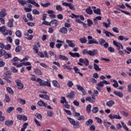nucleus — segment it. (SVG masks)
Masks as SVG:
<instances>
[{
    "instance_id": "53",
    "label": "nucleus",
    "mask_w": 131,
    "mask_h": 131,
    "mask_svg": "<svg viewBox=\"0 0 131 131\" xmlns=\"http://www.w3.org/2000/svg\"><path fill=\"white\" fill-rule=\"evenodd\" d=\"M5 100L7 103H9V102H10L11 101V99H10V97H9V95H5Z\"/></svg>"
},
{
    "instance_id": "29",
    "label": "nucleus",
    "mask_w": 131,
    "mask_h": 131,
    "mask_svg": "<svg viewBox=\"0 0 131 131\" xmlns=\"http://www.w3.org/2000/svg\"><path fill=\"white\" fill-rule=\"evenodd\" d=\"M59 58L60 59V60H63V61H68V57L64 56V55H58Z\"/></svg>"
},
{
    "instance_id": "63",
    "label": "nucleus",
    "mask_w": 131,
    "mask_h": 131,
    "mask_svg": "<svg viewBox=\"0 0 131 131\" xmlns=\"http://www.w3.org/2000/svg\"><path fill=\"white\" fill-rule=\"evenodd\" d=\"M27 16V18H28L29 20H30V21H32V20H33V19H32V15H31V14L28 13Z\"/></svg>"
},
{
    "instance_id": "15",
    "label": "nucleus",
    "mask_w": 131,
    "mask_h": 131,
    "mask_svg": "<svg viewBox=\"0 0 131 131\" xmlns=\"http://www.w3.org/2000/svg\"><path fill=\"white\" fill-rule=\"evenodd\" d=\"M76 87H77V90H78V91H80L81 92H82V93H83V95H84V96H85V95H86V92H85V91L84 90L83 88H82V86H80L78 84H77Z\"/></svg>"
},
{
    "instance_id": "7",
    "label": "nucleus",
    "mask_w": 131,
    "mask_h": 131,
    "mask_svg": "<svg viewBox=\"0 0 131 131\" xmlns=\"http://www.w3.org/2000/svg\"><path fill=\"white\" fill-rule=\"evenodd\" d=\"M62 6H65V7H69V9L72 10H74V6L71 5V4H69L67 2H62Z\"/></svg>"
},
{
    "instance_id": "52",
    "label": "nucleus",
    "mask_w": 131,
    "mask_h": 131,
    "mask_svg": "<svg viewBox=\"0 0 131 131\" xmlns=\"http://www.w3.org/2000/svg\"><path fill=\"white\" fill-rule=\"evenodd\" d=\"M49 55L52 57V56H53V57H54L55 58H57V55L56 54H55V53H54V52L52 51H50L49 52Z\"/></svg>"
},
{
    "instance_id": "57",
    "label": "nucleus",
    "mask_w": 131,
    "mask_h": 131,
    "mask_svg": "<svg viewBox=\"0 0 131 131\" xmlns=\"http://www.w3.org/2000/svg\"><path fill=\"white\" fill-rule=\"evenodd\" d=\"M67 85H68V86H69V88H72V86H73V82H72L71 81L69 80V81H68Z\"/></svg>"
},
{
    "instance_id": "26",
    "label": "nucleus",
    "mask_w": 131,
    "mask_h": 131,
    "mask_svg": "<svg viewBox=\"0 0 131 131\" xmlns=\"http://www.w3.org/2000/svg\"><path fill=\"white\" fill-rule=\"evenodd\" d=\"M93 66H94V69H95V70H96V71H101V69L100 68V67H99V66L98 64L94 63Z\"/></svg>"
},
{
    "instance_id": "62",
    "label": "nucleus",
    "mask_w": 131,
    "mask_h": 131,
    "mask_svg": "<svg viewBox=\"0 0 131 131\" xmlns=\"http://www.w3.org/2000/svg\"><path fill=\"white\" fill-rule=\"evenodd\" d=\"M84 64H85V66H89V65H90V61H89V59L85 58Z\"/></svg>"
},
{
    "instance_id": "42",
    "label": "nucleus",
    "mask_w": 131,
    "mask_h": 131,
    "mask_svg": "<svg viewBox=\"0 0 131 131\" xmlns=\"http://www.w3.org/2000/svg\"><path fill=\"white\" fill-rule=\"evenodd\" d=\"M56 10L57 11H59V12H62V11L63 10V8L61 7V5H56Z\"/></svg>"
},
{
    "instance_id": "34",
    "label": "nucleus",
    "mask_w": 131,
    "mask_h": 131,
    "mask_svg": "<svg viewBox=\"0 0 131 131\" xmlns=\"http://www.w3.org/2000/svg\"><path fill=\"white\" fill-rule=\"evenodd\" d=\"M27 126H28V123H24L23 127L21 128L20 131H25V129L27 128Z\"/></svg>"
},
{
    "instance_id": "20",
    "label": "nucleus",
    "mask_w": 131,
    "mask_h": 131,
    "mask_svg": "<svg viewBox=\"0 0 131 131\" xmlns=\"http://www.w3.org/2000/svg\"><path fill=\"white\" fill-rule=\"evenodd\" d=\"M73 70L75 71V73H76V74H79L80 76H82V74L80 72H79V69H78V68H77V67L75 66L73 68Z\"/></svg>"
},
{
    "instance_id": "2",
    "label": "nucleus",
    "mask_w": 131,
    "mask_h": 131,
    "mask_svg": "<svg viewBox=\"0 0 131 131\" xmlns=\"http://www.w3.org/2000/svg\"><path fill=\"white\" fill-rule=\"evenodd\" d=\"M68 119L71 124L73 125L74 128H78L79 127V122L76 121L75 120L69 117L68 118Z\"/></svg>"
},
{
    "instance_id": "23",
    "label": "nucleus",
    "mask_w": 131,
    "mask_h": 131,
    "mask_svg": "<svg viewBox=\"0 0 131 131\" xmlns=\"http://www.w3.org/2000/svg\"><path fill=\"white\" fill-rule=\"evenodd\" d=\"M52 84L55 88H60V83H59L58 81L57 80H53L52 81Z\"/></svg>"
},
{
    "instance_id": "36",
    "label": "nucleus",
    "mask_w": 131,
    "mask_h": 131,
    "mask_svg": "<svg viewBox=\"0 0 131 131\" xmlns=\"http://www.w3.org/2000/svg\"><path fill=\"white\" fill-rule=\"evenodd\" d=\"M92 108V105L91 104H88L86 107V112L88 114L91 113V109Z\"/></svg>"
},
{
    "instance_id": "13",
    "label": "nucleus",
    "mask_w": 131,
    "mask_h": 131,
    "mask_svg": "<svg viewBox=\"0 0 131 131\" xmlns=\"http://www.w3.org/2000/svg\"><path fill=\"white\" fill-rule=\"evenodd\" d=\"M7 16V10L5 8H3L0 12V17L4 18Z\"/></svg>"
},
{
    "instance_id": "1",
    "label": "nucleus",
    "mask_w": 131,
    "mask_h": 131,
    "mask_svg": "<svg viewBox=\"0 0 131 131\" xmlns=\"http://www.w3.org/2000/svg\"><path fill=\"white\" fill-rule=\"evenodd\" d=\"M98 53L99 52L97 49H94L93 51L84 49L82 51L83 55H85V54H87V55H89V56H96V55H98Z\"/></svg>"
},
{
    "instance_id": "25",
    "label": "nucleus",
    "mask_w": 131,
    "mask_h": 131,
    "mask_svg": "<svg viewBox=\"0 0 131 131\" xmlns=\"http://www.w3.org/2000/svg\"><path fill=\"white\" fill-rule=\"evenodd\" d=\"M39 97L40 98H43V99H44V100H46V101H49V100H50V97L47 95H39Z\"/></svg>"
},
{
    "instance_id": "38",
    "label": "nucleus",
    "mask_w": 131,
    "mask_h": 131,
    "mask_svg": "<svg viewBox=\"0 0 131 131\" xmlns=\"http://www.w3.org/2000/svg\"><path fill=\"white\" fill-rule=\"evenodd\" d=\"M62 67H63L64 69H67L69 71H70V70H72V68H71V67H70V66H68L66 64H64V65H63Z\"/></svg>"
},
{
    "instance_id": "40",
    "label": "nucleus",
    "mask_w": 131,
    "mask_h": 131,
    "mask_svg": "<svg viewBox=\"0 0 131 131\" xmlns=\"http://www.w3.org/2000/svg\"><path fill=\"white\" fill-rule=\"evenodd\" d=\"M5 59H9V58H12V54H10L7 52H5V54L4 55Z\"/></svg>"
},
{
    "instance_id": "5",
    "label": "nucleus",
    "mask_w": 131,
    "mask_h": 131,
    "mask_svg": "<svg viewBox=\"0 0 131 131\" xmlns=\"http://www.w3.org/2000/svg\"><path fill=\"white\" fill-rule=\"evenodd\" d=\"M98 41L101 46H103L105 49H107L109 47V43L105 40V39L101 38L99 39Z\"/></svg>"
},
{
    "instance_id": "39",
    "label": "nucleus",
    "mask_w": 131,
    "mask_h": 131,
    "mask_svg": "<svg viewBox=\"0 0 131 131\" xmlns=\"http://www.w3.org/2000/svg\"><path fill=\"white\" fill-rule=\"evenodd\" d=\"M93 12L95 13V14H97V15H101V10L99 8L97 9H94Z\"/></svg>"
},
{
    "instance_id": "54",
    "label": "nucleus",
    "mask_w": 131,
    "mask_h": 131,
    "mask_svg": "<svg viewBox=\"0 0 131 131\" xmlns=\"http://www.w3.org/2000/svg\"><path fill=\"white\" fill-rule=\"evenodd\" d=\"M6 52V51L1 49L0 50V57H3V56H5Z\"/></svg>"
},
{
    "instance_id": "56",
    "label": "nucleus",
    "mask_w": 131,
    "mask_h": 131,
    "mask_svg": "<svg viewBox=\"0 0 131 131\" xmlns=\"http://www.w3.org/2000/svg\"><path fill=\"white\" fill-rule=\"evenodd\" d=\"M35 117H36V118H37V119H39L40 120H41V119H42V116L40 114H36Z\"/></svg>"
},
{
    "instance_id": "12",
    "label": "nucleus",
    "mask_w": 131,
    "mask_h": 131,
    "mask_svg": "<svg viewBox=\"0 0 131 131\" xmlns=\"http://www.w3.org/2000/svg\"><path fill=\"white\" fill-rule=\"evenodd\" d=\"M73 40H70L68 39L66 40V42L68 43L70 48H74L75 47V44L73 43Z\"/></svg>"
},
{
    "instance_id": "22",
    "label": "nucleus",
    "mask_w": 131,
    "mask_h": 131,
    "mask_svg": "<svg viewBox=\"0 0 131 131\" xmlns=\"http://www.w3.org/2000/svg\"><path fill=\"white\" fill-rule=\"evenodd\" d=\"M3 33L4 35H8V34H9V35H12V31L10 30H8L6 29H5Z\"/></svg>"
},
{
    "instance_id": "61",
    "label": "nucleus",
    "mask_w": 131,
    "mask_h": 131,
    "mask_svg": "<svg viewBox=\"0 0 131 131\" xmlns=\"http://www.w3.org/2000/svg\"><path fill=\"white\" fill-rule=\"evenodd\" d=\"M13 110L14 107H10L7 109V113H11V112H12V111H13Z\"/></svg>"
},
{
    "instance_id": "58",
    "label": "nucleus",
    "mask_w": 131,
    "mask_h": 131,
    "mask_svg": "<svg viewBox=\"0 0 131 131\" xmlns=\"http://www.w3.org/2000/svg\"><path fill=\"white\" fill-rule=\"evenodd\" d=\"M97 85L98 86H100V88H103V86H104V83L103 81L99 82L98 84H97Z\"/></svg>"
},
{
    "instance_id": "45",
    "label": "nucleus",
    "mask_w": 131,
    "mask_h": 131,
    "mask_svg": "<svg viewBox=\"0 0 131 131\" xmlns=\"http://www.w3.org/2000/svg\"><path fill=\"white\" fill-rule=\"evenodd\" d=\"M41 7H43V8H47V7L51 6V3L48 2L46 4L41 3Z\"/></svg>"
},
{
    "instance_id": "21",
    "label": "nucleus",
    "mask_w": 131,
    "mask_h": 131,
    "mask_svg": "<svg viewBox=\"0 0 131 131\" xmlns=\"http://www.w3.org/2000/svg\"><path fill=\"white\" fill-rule=\"evenodd\" d=\"M114 94L117 97H119V98H122L123 97V94L121 92L114 91Z\"/></svg>"
},
{
    "instance_id": "9",
    "label": "nucleus",
    "mask_w": 131,
    "mask_h": 131,
    "mask_svg": "<svg viewBox=\"0 0 131 131\" xmlns=\"http://www.w3.org/2000/svg\"><path fill=\"white\" fill-rule=\"evenodd\" d=\"M15 82L18 86V90H22V89L24 88V85L23 84V83H21V80H16Z\"/></svg>"
},
{
    "instance_id": "46",
    "label": "nucleus",
    "mask_w": 131,
    "mask_h": 131,
    "mask_svg": "<svg viewBox=\"0 0 131 131\" xmlns=\"http://www.w3.org/2000/svg\"><path fill=\"white\" fill-rule=\"evenodd\" d=\"M112 80L114 83L113 84V86H114V88H118V82H117V81H116V80Z\"/></svg>"
},
{
    "instance_id": "27",
    "label": "nucleus",
    "mask_w": 131,
    "mask_h": 131,
    "mask_svg": "<svg viewBox=\"0 0 131 131\" xmlns=\"http://www.w3.org/2000/svg\"><path fill=\"white\" fill-rule=\"evenodd\" d=\"M118 39L119 40H121V41L124 40L125 41H127V40H128V38L124 37V36H123L122 35L119 36V37H118Z\"/></svg>"
},
{
    "instance_id": "31",
    "label": "nucleus",
    "mask_w": 131,
    "mask_h": 131,
    "mask_svg": "<svg viewBox=\"0 0 131 131\" xmlns=\"http://www.w3.org/2000/svg\"><path fill=\"white\" fill-rule=\"evenodd\" d=\"M85 12L87 13V14H89V15H92V14H93V10H92L91 7H89L86 9Z\"/></svg>"
},
{
    "instance_id": "11",
    "label": "nucleus",
    "mask_w": 131,
    "mask_h": 131,
    "mask_svg": "<svg viewBox=\"0 0 131 131\" xmlns=\"http://www.w3.org/2000/svg\"><path fill=\"white\" fill-rule=\"evenodd\" d=\"M103 34H105V35H106V36H107V37H110V35H111V36H114V37H115V35L111 33V32H110L109 31H108L107 30H103Z\"/></svg>"
},
{
    "instance_id": "64",
    "label": "nucleus",
    "mask_w": 131,
    "mask_h": 131,
    "mask_svg": "<svg viewBox=\"0 0 131 131\" xmlns=\"http://www.w3.org/2000/svg\"><path fill=\"white\" fill-rule=\"evenodd\" d=\"M18 2L20 5H23V6L26 4V2L23 0H18Z\"/></svg>"
},
{
    "instance_id": "24",
    "label": "nucleus",
    "mask_w": 131,
    "mask_h": 131,
    "mask_svg": "<svg viewBox=\"0 0 131 131\" xmlns=\"http://www.w3.org/2000/svg\"><path fill=\"white\" fill-rule=\"evenodd\" d=\"M59 31L61 33H63V34H66L68 32V30H67V28L63 27L60 29Z\"/></svg>"
},
{
    "instance_id": "14",
    "label": "nucleus",
    "mask_w": 131,
    "mask_h": 131,
    "mask_svg": "<svg viewBox=\"0 0 131 131\" xmlns=\"http://www.w3.org/2000/svg\"><path fill=\"white\" fill-rule=\"evenodd\" d=\"M67 98L69 99H73L75 97V92L74 91H71L70 93H69L67 94Z\"/></svg>"
},
{
    "instance_id": "60",
    "label": "nucleus",
    "mask_w": 131,
    "mask_h": 131,
    "mask_svg": "<svg viewBox=\"0 0 131 131\" xmlns=\"http://www.w3.org/2000/svg\"><path fill=\"white\" fill-rule=\"evenodd\" d=\"M32 13L34 15H39V11H38V10H37L36 9H33L32 11Z\"/></svg>"
},
{
    "instance_id": "59",
    "label": "nucleus",
    "mask_w": 131,
    "mask_h": 131,
    "mask_svg": "<svg viewBox=\"0 0 131 131\" xmlns=\"http://www.w3.org/2000/svg\"><path fill=\"white\" fill-rule=\"evenodd\" d=\"M103 25L104 27H105V28H109V27H110V24L108 23L107 24L106 22H103Z\"/></svg>"
},
{
    "instance_id": "43",
    "label": "nucleus",
    "mask_w": 131,
    "mask_h": 131,
    "mask_svg": "<svg viewBox=\"0 0 131 131\" xmlns=\"http://www.w3.org/2000/svg\"><path fill=\"white\" fill-rule=\"evenodd\" d=\"M60 103H61L62 104H64V103H65L66 104H68V102H67V100H66V99L64 97H61Z\"/></svg>"
},
{
    "instance_id": "19",
    "label": "nucleus",
    "mask_w": 131,
    "mask_h": 131,
    "mask_svg": "<svg viewBox=\"0 0 131 131\" xmlns=\"http://www.w3.org/2000/svg\"><path fill=\"white\" fill-rule=\"evenodd\" d=\"M114 104H115V101L113 100H110L106 103V105L108 107H112V105H114Z\"/></svg>"
},
{
    "instance_id": "3",
    "label": "nucleus",
    "mask_w": 131,
    "mask_h": 131,
    "mask_svg": "<svg viewBox=\"0 0 131 131\" xmlns=\"http://www.w3.org/2000/svg\"><path fill=\"white\" fill-rule=\"evenodd\" d=\"M108 118L111 119V120L113 119H118L119 120H120L122 118L121 116H120V115H119V113H117V114H110L108 115Z\"/></svg>"
},
{
    "instance_id": "44",
    "label": "nucleus",
    "mask_w": 131,
    "mask_h": 131,
    "mask_svg": "<svg viewBox=\"0 0 131 131\" xmlns=\"http://www.w3.org/2000/svg\"><path fill=\"white\" fill-rule=\"evenodd\" d=\"M93 120L91 119H89L87 121L85 122L86 125H91L93 124Z\"/></svg>"
},
{
    "instance_id": "16",
    "label": "nucleus",
    "mask_w": 131,
    "mask_h": 131,
    "mask_svg": "<svg viewBox=\"0 0 131 131\" xmlns=\"http://www.w3.org/2000/svg\"><path fill=\"white\" fill-rule=\"evenodd\" d=\"M58 25V20L54 19L50 23V26L51 27H56Z\"/></svg>"
},
{
    "instance_id": "17",
    "label": "nucleus",
    "mask_w": 131,
    "mask_h": 131,
    "mask_svg": "<svg viewBox=\"0 0 131 131\" xmlns=\"http://www.w3.org/2000/svg\"><path fill=\"white\" fill-rule=\"evenodd\" d=\"M69 55H70L71 57H73V58H75L76 57L77 58H79L80 57V55L78 53H72L71 52H70L69 53Z\"/></svg>"
},
{
    "instance_id": "4",
    "label": "nucleus",
    "mask_w": 131,
    "mask_h": 131,
    "mask_svg": "<svg viewBox=\"0 0 131 131\" xmlns=\"http://www.w3.org/2000/svg\"><path fill=\"white\" fill-rule=\"evenodd\" d=\"M88 45H99V42L97 41V39L95 38H93V37L92 36H88Z\"/></svg>"
},
{
    "instance_id": "8",
    "label": "nucleus",
    "mask_w": 131,
    "mask_h": 131,
    "mask_svg": "<svg viewBox=\"0 0 131 131\" xmlns=\"http://www.w3.org/2000/svg\"><path fill=\"white\" fill-rule=\"evenodd\" d=\"M56 42H58V43L55 45L56 49H61V47L63 46L62 43H64V41L57 39Z\"/></svg>"
},
{
    "instance_id": "10",
    "label": "nucleus",
    "mask_w": 131,
    "mask_h": 131,
    "mask_svg": "<svg viewBox=\"0 0 131 131\" xmlns=\"http://www.w3.org/2000/svg\"><path fill=\"white\" fill-rule=\"evenodd\" d=\"M40 85L41 86H51V83L50 82V81H49V80H47V81H42V82L41 83Z\"/></svg>"
},
{
    "instance_id": "28",
    "label": "nucleus",
    "mask_w": 131,
    "mask_h": 131,
    "mask_svg": "<svg viewBox=\"0 0 131 131\" xmlns=\"http://www.w3.org/2000/svg\"><path fill=\"white\" fill-rule=\"evenodd\" d=\"M13 22H14V19L10 18L9 20L8 26H9V27H13L14 26V24H13Z\"/></svg>"
},
{
    "instance_id": "32",
    "label": "nucleus",
    "mask_w": 131,
    "mask_h": 131,
    "mask_svg": "<svg viewBox=\"0 0 131 131\" xmlns=\"http://www.w3.org/2000/svg\"><path fill=\"white\" fill-rule=\"evenodd\" d=\"M34 73L37 74V75H41L42 73H41V71L38 69H34Z\"/></svg>"
},
{
    "instance_id": "51",
    "label": "nucleus",
    "mask_w": 131,
    "mask_h": 131,
    "mask_svg": "<svg viewBox=\"0 0 131 131\" xmlns=\"http://www.w3.org/2000/svg\"><path fill=\"white\" fill-rule=\"evenodd\" d=\"M7 91L9 93V94H11V95H13L14 94V92L13 91V90L11 89L10 87L7 88Z\"/></svg>"
},
{
    "instance_id": "50",
    "label": "nucleus",
    "mask_w": 131,
    "mask_h": 131,
    "mask_svg": "<svg viewBox=\"0 0 131 131\" xmlns=\"http://www.w3.org/2000/svg\"><path fill=\"white\" fill-rule=\"evenodd\" d=\"M112 30L114 32H115L116 33H119V30H118V28L117 27H114L112 28Z\"/></svg>"
},
{
    "instance_id": "6",
    "label": "nucleus",
    "mask_w": 131,
    "mask_h": 131,
    "mask_svg": "<svg viewBox=\"0 0 131 131\" xmlns=\"http://www.w3.org/2000/svg\"><path fill=\"white\" fill-rule=\"evenodd\" d=\"M113 43L114 46L116 47L117 50L118 51H119V50H123V46L120 42H117L116 40H114L113 41Z\"/></svg>"
},
{
    "instance_id": "30",
    "label": "nucleus",
    "mask_w": 131,
    "mask_h": 131,
    "mask_svg": "<svg viewBox=\"0 0 131 131\" xmlns=\"http://www.w3.org/2000/svg\"><path fill=\"white\" fill-rule=\"evenodd\" d=\"M13 123H14L13 120L6 121L5 122V124L7 126H11V125H13Z\"/></svg>"
},
{
    "instance_id": "55",
    "label": "nucleus",
    "mask_w": 131,
    "mask_h": 131,
    "mask_svg": "<svg viewBox=\"0 0 131 131\" xmlns=\"http://www.w3.org/2000/svg\"><path fill=\"white\" fill-rule=\"evenodd\" d=\"M107 50L110 52L111 53H114L115 52V49H114L113 47H108Z\"/></svg>"
},
{
    "instance_id": "37",
    "label": "nucleus",
    "mask_w": 131,
    "mask_h": 131,
    "mask_svg": "<svg viewBox=\"0 0 131 131\" xmlns=\"http://www.w3.org/2000/svg\"><path fill=\"white\" fill-rule=\"evenodd\" d=\"M81 43H86V38L84 37L83 38H80L79 39Z\"/></svg>"
},
{
    "instance_id": "47",
    "label": "nucleus",
    "mask_w": 131,
    "mask_h": 131,
    "mask_svg": "<svg viewBox=\"0 0 131 131\" xmlns=\"http://www.w3.org/2000/svg\"><path fill=\"white\" fill-rule=\"evenodd\" d=\"M98 111L99 108L98 107H94L92 108V112H93L94 114L98 113Z\"/></svg>"
},
{
    "instance_id": "48",
    "label": "nucleus",
    "mask_w": 131,
    "mask_h": 131,
    "mask_svg": "<svg viewBox=\"0 0 131 131\" xmlns=\"http://www.w3.org/2000/svg\"><path fill=\"white\" fill-rule=\"evenodd\" d=\"M18 101L20 104H22V105H25V104L26 103V101H25V100H23L22 99H18Z\"/></svg>"
},
{
    "instance_id": "18",
    "label": "nucleus",
    "mask_w": 131,
    "mask_h": 131,
    "mask_svg": "<svg viewBox=\"0 0 131 131\" xmlns=\"http://www.w3.org/2000/svg\"><path fill=\"white\" fill-rule=\"evenodd\" d=\"M37 105L40 106V107H47V103H45V102L41 100L38 101Z\"/></svg>"
},
{
    "instance_id": "41",
    "label": "nucleus",
    "mask_w": 131,
    "mask_h": 131,
    "mask_svg": "<svg viewBox=\"0 0 131 131\" xmlns=\"http://www.w3.org/2000/svg\"><path fill=\"white\" fill-rule=\"evenodd\" d=\"M85 100L86 101H88V102H90V103L95 102V100L92 99V97H91V96L86 97Z\"/></svg>"
},
{
    "instance_id": "49",
    "label": "nucleus",
    "mask_w": 131,
    "mask_h": 131,
    "mask_svg": "<svg viewBox=\"0 0 131 131\" xmlns=\"http://www.w3.org/2000/svg\"><path fill=\"white\" fill-rule=\"evenodd\" d=\"M121 124L125 130L128 131V127H127V126H126V124H124V122H121Z\"/></svg>"
},
{
    "instance_id": "35",
    "label": "nucleus",
    "mask_w": 131,
    "mask_h": 131,
    "mask_svg": "<svg viewBox=\"0 0 131 131\" xmlns=\"http://www.w3.org/2000/svg\"><path fill=\"white\" fill-rule=\"evenodd\" d=\"M117 10L122 12V13H123V14H125V15H127L128 16H131V14L128 11L122 10L120 9H117Z\"/></svg>"
},
{
    "instance_id": "33",
    "label": "nucleus",
    "mask_w": 131,
    "mask_h": 131,
    "mask_svg": "<svg viewBox=\"0 0 131 131\" xmlns=\"http://www.w3.org/2000/svg\"><path fill=\"white\" fill-rule=\"evenodd\" d=\"M16 36H17V37L21 38L22 37V32L20 30H17L15 32Z\"/></svg>"
}]
</instances>
